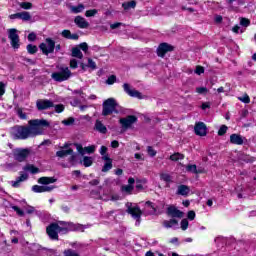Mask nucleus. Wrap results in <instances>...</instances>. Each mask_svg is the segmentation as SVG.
Returning a JSON list of instances; mask_svg holds the SVG:
<instances>
[{"mask_svg": "<svg viewBox=\"0 0 256 256\" xmlns=\"http://www.w3.org/2000/svg\"><path fill=\"white\" fill-rule=\"evenodd\" d=\"M106 153H107V147L106 146H101L100 155H102V157H105Z\"/></svg>", "mask_w": 256, "mask_h": 256, "instance_id": "obj_62", "label": "nucleus"}, {"mask_svg": "<svg viewBox=\"0 0 256 256\" xmlns=\"http://www.w3.org/2000/svg\"><path fill=\"white\" fill-rule=\"evenodd\" d=\"M238 100L242 103H251V98H249V95L245 94L241 97H238Z\"/></svg>", "mask_w": 256, "mask_h": 256, "instance_id": "obj_43", "label": "nucleus"}, {"mask_svg": "<svg viewBox=\"0 0 256 256\" xmlns=\"http://www.w3.org/2000/svg\"><path fill=\"white\" fill-rule=\"evenodd\" d=\"M168 215H171V217H178V219H181L183 217V212H181L179 209L170 206L168 208Z\"/></svg>", "mask_w": 256, "mask_h": 256, "instance_id": "obj_25", "label": "nucleus"}, {"mask_svg": "<svg viewBox=\"0 0 256 256\" xmlns=\"http://www.w3.org/2000/svg\"><path fill=\"white\" fill-rule=\"evenodd\" d=\"M182 159H185V156L181 153H175V154L170 156L171 161H180Z\"/></svg>", "mask_w": 256, "mask_h": 256, "instance_id": "obj_36", "label": "nucleus"}, {"mask_svg": "<svg viewBox=\"0 0 256 256\" xmlns=\"http://www.w3.org/2000/svg\"><path fill=\"white\" fill-rule=\"evenodd\" d=\"M127 213L136 220L135 226L139 227L141 225V215L143 212L141 208L137 204H133L131 202L126 203Z\"/></svg>", "mask_w": 256, "mask_h": 256, "instance_id": "obj_5", "label": "nucleus"}, {"mask_svg": "<svg viewBox=\"0 0 256 256\" xmlns=\"http://www.w3.org/2000/svg\"><path fill=\"white\" fill-rule=\"evenodd\" d=\"M8 38L10 39L11 46L13 49H19V34H17V29L12 28L8 30Z\"/></svg>", "mask_w": 256, "mask_h": 256, "instance_id": "obj_10", "label": "nucleus"}, {"mask_svg": "<svg viewBox=\"0 0 256 256\" xmlns=\"http://www.w3.org/2000/svg\"><path fill=\"white\" fill-rule=\"evenodd\" d=\"M186 171L188 173H194L195 175H197V173H199V171L197 170V165H195V164H188L186 166Z\"/></svg>", "mask_w": 256, "mask_h": 256, "instance_id": "obj_35", "label": "nucleus"}, {"mask_svg": "<svg viewBox=\"0 0 256 256\" xmlns=\"http://www.w3.org/2000/svg\"><path fill=\"white\" fill-rule=\"evenodd\" d=\"M60 225L57 223H52L46 228V233L50 239L57 241V239H59V233L65 234L68 231H75V228H73V223L71 222H60Z\"/></svg>", "mask_w": 256, "mask_h": 256, "instance_id": "obj_2", "label": "nucleus"}, {"mask_svg": "<svg viewBox=\"0 0 256 256\" xmlns=\"http://www.w3.org/2000/svg\"><path fill=\"white\" fill-rule=\"evenodd\" d=\"M161 181H164L165 183H172L173 178L171 177V174L169 173H161L160 174Z\"/></svg>", "mask_w": 256, "mask_h": 256, "instance_id": "obj_30", "label": "nucleus"}, {"mask_svg": "<svg viewBox=\"0 0 256 256\" xmlns=\"http://www.w3.org/2000/svg\"><path fill=\"white\" fill-rule=\"evenodd\" d=\"M79 67V62L77 59H71L70 60V69H77Z\"/></svg>", "mask_w": 256, "mask_h": 256, "instance_id": "obj_44", "label": "nucleus"}, {"mask_svg": "<svg viewBox=\"0 0 256 256\" xmlns=\"http://www.w3.org/2000/svg\"><path fill=\"white\" fill-rule=\"evenodd\" d=\"M62 37H64L65 39H69L71 37V31L69 30H63L61 33Z\"/></svg>", "mask_w": 256, "mask_h": 256, "instance_id": "obj_55", "label": "nucleus"}, {"mask_svg": "<svg viewBox=\"0 0 256 256\" xmlns=\"http://www.w3.org/2000/svg\"><path fill=\"white\" fill-rule=\"evenodd\" d=\"M102 161H105L102 167L103 173H107V171H111V169H113V160L109 158V155L102 156Z\"/></svg>", "mask_w": 256, "mask_h": 256, "instance_id": "obj_18", "label": "nucleus"}, {"mask_svg": "<svg viewBox=\"0 0 256 256\" xmlns=\"http://www.w3.org/2000/svg\"><path fill=\"white\" fill-rule=\"evenodd\" d=\"M25 211H26V213H28V215H31V214L35 213V207L27 206Z\"/></svg>", "mask_w": 256, "mask_h": 256, "instance_id": "obj_56", "label": "nucleus"}, {"mask_svg": "<svg viewBox=\"0 0 256 256\" xmlns=\"http://www.w3.org/2000/svg\"><path fill=\"white\" fill-rule=\"evenodd\" d=\"M29 126H15L11 130L12 137L14 139L25 140L31 137H37L45 133L43 127H49V122L43 119L30 120Z\"/></svg>", "mask_w": 256, "mask_h": 256, "instance_id": "obj_1", "label": "nucleus"}, {"mask_svg": "<svg viewBox=\"0 0 256 256\" xmlns=\"http://www.w3.org/2000/svg\"><path fill=\"white\" fill-rule=\"evenodd\" d=\"M2 95H5V84L0 82V97H2Z\"/></svg>", "mask_w": 256, "mask_h": 256, "instance_id": "obj_59", "label": "nucleus"}, {"mask_svg": "<svg viewBox=\"0 0 256 256\" xmlns=\"http://www.w3.org/2000/svg\"><path fill=\"white\" fill-rule=\"evenodd\" d=\"M137 122V117L133 115H129L126 118H121L120 119V124L122 126V129L127 130L129 127L133 125V123Z\"/></svg>", "mask_w": 256, "mask_h": 256, "instance_id": "obj_11", "label": "nucleus"}, {"mask_svg": "<svg viewBox=\"0 0 256 256\" xmlns=\"http://www.w3.org/2000/svg\"><path fill=\"white\" fill-rule=\"evenodd\" d=\"M35 39H37V35L35 34V32H31L28 35V41H35Z\"/></svg>", "mask_w": 256, "mask_h": 256, "instance_id": "obj_58", "label": "nucleus"}, {"mask_svg": "<svg viewBox=\"0 0 256 256\" xmlns=\"http://www.w3.org/2000/svg\"><path fill=\"white\" fill-rule=\"evenodd\" d=\"M188 227H189V221L187 219H183L181 221V229H182V231H187Z\"/></svg>", "mask_w": 256, "mask_h": 256, "instance_id": "obj_46", "label": "nucleus"}, {"mask_svg": "<svg viewBox=\"0 0 256 256\" xmlns=\"http://www.w3.org/2000/svg\"><path fill=\"white\" fill-rule=\"evenodd\" d=\"M115 81H117V77H115V75H112V76L108 77V79L106 80V83L108 85H113V83H115Z\"/></svg>", "mask_w": 256, "mask_h": 256, "instance_id": "obj_51", "label": "nucleus"}, {"mask_svg": "<svg viewBox=\"0 0 256 256\" xmlns=\"http://www.w3.org/2000/svg\"><path fill=\"white\" fill-rule=\"evenodd\" d=\"M144 209L146 213H149L150 215L157 211V209L155 208L154 204L151 203V201H147L144 203Z\"/></svg>", "mask_w": 256, "mask_h": 256, "instance_id": "obj_27", "label": "nucleus"}, {"mask_svg": "<svg viewBox=\"0 0 256 256\" xmlns=\"http://www.w3.org/2000/svg\"><path fill=\"white\" fill-rule=\"evenodd\" d=\"M169 51H173V46L167 43H162L157 49V55L158 57H165V53H169Z\"/></svg>", "mask_w": 256, "mask_h": 256, "instance_id": "obj_15", "label": "nucleus"}, {"mask_svg": "<svg viewBox=\"0 0 256 256\" xmlns=\"http://www.w3.org/2000/svg\"><path fill=\"white\" fill-rule=\"evenodd\" d=\"M187 217L190 221H193L195 219V211H189Z\"/></svg>", "mask_w": 256, "mask_h": 256, "instance_id": "obj_60", "label": "nucleus"}, {"mask_svg": "<svg viewBox=\"0 0 256 256\" xmlns=\"http://www.w3.org/2000/svg\"><path fill=\"white\" fill-rule=\"evenodd\" d=\"M13 211H15L17 213V215H19L20 217H23V215H25V212H23V210H21L18 206H13L12 207Z\"/></svg>", "mask_w": 256, "mask_h": 256, "instance_id": "obj_48", "label": "nucleus"}, {"mask_svg": "<svg viewBox=\"0 0 256 256\" xmlns=\"http://www.w3.org/2000/svg\"><path fill=\"white\" fill-rule=\"evenodd\" d=\"M71 70L67 66H60L57 72H53L51 77L57 83H63V81H69L71 79Z\"/></svg>", "mask_w": 256, "mask_h": 256, "instance_id": "obj_4", "label": "nucleus"}, {"mask_svg": "<svg viewBox=\"0 0 256 256\" xmlns=\"http://www.w3.org/2000/svg\"><path fill=\"white\" fill-rule=\"evenodd\" d=\"M97 13H99V11L97 9L87 10L85 12V17H95V15H97Z\"/></svg>", "mask_w": 256, "mask_h": 256, "instance_id": "obj_41", "label": "nucleus"}, {"mask_svg": "<svg viewBox=\"0 0 256 256\" xmlns=\"http://www.w3.org/2000/svg\"><path fill=\"white\" fill-rule=\"evenodd\" d=\"M207 88L206 87H197L196 88V93H199V95H205L207 93Z\"/></svg>", "mask_w": 256, "mask_h": 256, "instance_id": "obj_50", "label": "nucleus"}, {"mask_svg": "<svg viewBox=\"0 0 256 256\" xmlns=\"http://www.w3.org/2000/svg\"><path fill=\"white\" fill-rule=\"evenodd\" d=\"M136 6L137 2L135 1H130L122 4L123 9H125L126 11L129 9H135Z\"/></svg>", "mask_w": 256, "mask_h": 256, "instance_id": "obj_31", "label": "nucleus"}, {"mask_svg": "<svg viewBox=\"0 0 256 256\" xmlns=\"http://www.w3.org/2000/svg\"><path fill=\"white\" fill-rule=\"evenodd\" d=\"M36 107H37L38 111H45L46 109H51V107H53V101L37 100Z\"/></svg>", "mask_w": 256, "mask_h": 256, "instance_id": "obj_14", "label": "nucleus"}, {"mask_svg": "<svg viewBox=\"0 0 256 256\" xmlns=\"http://www.w3.org/2000/svg\"><path fill=\"white\" fill-rule=\"evenodd\" d=\"M227 126L226 125H222L221 127H220V129L218 130V135H220V136H223V135H225V133H227Z\"/></svg>", "mask_w": 256, "mask_h": 256, "instance_id": "obj_49", "label": "nucleus"}, {"mask_svg": "<svg viewBox=\"0 0 256 256\" xmlns=\"http://www.w3.org/2000/svg\"><path fill=\"white\" fill-rule=\"evenodd\" d=\"M123 89L129 97H134L136 99H143V95H141V92L131 89V86L128 83L123 84Z\"/></svg>", "mask_w": 256, "mask_h": 256, "instance_id": "obj_13", "label": "nucleus"}, {"mask_svg": "<svg viewBox=\"0 0 256 256\" xmlns=\"http://www.w3.org/2000/svg\"><path fill=\"white\" fill-rule=\"evenodd\" d=\"M80 67H81L82 71H85L87 69V67H88V69L95 71V69H97V63H95V61H93V59L88 58V64L81 62Z\"/></svg>", "mask_w": 256, "mask_h": 256, "instance_id": "obj_22", "label": "nucleus"}, {"mask_svg": "<svg viewBox=\"0 0 256 256\" xmlns=\"http://www.w3.org/2000/svg\"><path fill=\"white\" fill-rule=\"evenodd\" d=\"M27 179H29V175L25 172H20V176L16 178L15 181H11V185L12 187H21V183H23V181H27Z\"/></svg>", "mask_w": 256, "mask_h": 256, "instance_id": "obj_17", "label": "nucleus"}, {"mask_svg": "<svg viewBox=\"0 0 256 256\" xmlns=\"http://www.w3.org/2000/svg\"><path fill=\"white\" fill-rule=\"evenodd\" d=\"M12 155L15 161L23 163V161H26L27 157L31 155V150L29 148H15L12 150Z\"/></svg>", "mask_w": 256, "mask_h": 256, "instance_id": "obj_7", "label": "nucleus"}, {"mask_svg": "<svg viewBox=\"0 0 256 256\" xmlns=\"http://www.w3.org/2000/svg\"><path fill=\"white\" fill-rule=\"evenodd\" d=\"M163 227L165 229H179V222L175 219L164 220Z\"/></svg>", "mask_w": 256, "mask_h": 256, "instance_id": "obj_20", "label": "nucleus"}, {"mask_svg": "<svg viewBox=\"0 0 256 256\" xmlns=\"http://www.w3.org/2000/svg\"><path fill=\"white\" fill-rule=\"evenodd\" d=\"M39 47L44 55H49L55 51V40L46 38L45 42L41 43Z\"/></svg>", "mask_w": 256, "mask_h": 256, "instance_id": "obj_8", "label": "nucleus"}, {"mask_svg": "<svg viewBox=\"0 0 256 256\" xmlns=\"http://www.w3.org/2000/svg\"><path fill=\"white\" fill-rule=\"evenodd\" d=\"M240 25H242V27H249V25H251V21L247 18H241Z\"/></svg>", "mask_w": 256, "mask_h": 256, "instance_id": "obj_45", "label": "nucleus"}, {"mask_svg": "<svg viewBox=\"0 0 256 256\" xmlns=\"http://www.w3.org/2000/svg\"><path fill=\"white\" fill-rule=\"evenodd\" d=\"M74 23H76L77 27L80 29H87V27H89V22H87V20L81 16H76Z\"/></svg>", "mask_w": 256, "mask_h": 256, "instance_id": "obj_21", "label": "nucleus"}, {"mask_svg": "<svg viewBox=\"0 0 256 256\" xmlns=\"http://www.w3.org/2000/svg\"><path fill=\"white\" fill-rule=\"evenodd\" d=\"M73 123H75V118L73 117H69L62 121V124L65 125L66 127L73 125Z\"/></svg>", "mask_w": 256, "mask_h": 256, "instance_id": "obj_40", "label": "nucleus"}, {"mask_svg": "<svg viewBox=\"0 0 256 256\" xmlns=\"http://www.w3.org/2000/svg\"><path fill=\"white\" fill-rule=\"evenodd\" d=\"M69 145H71V144L65 143L63 146H61L60 149H62V150L57 151L56 156L63 159V157H67L69 155H72L71 156V161H75V155H73V149L69 148Z\"/></svg>", "mask_w": 256, "mask_h": 256, "instance_id": "obj_9", "label": "nucleus"}, {"mask_svg": "<svg viewBox=\"0 0 256 256\" xmlns=\"http://www.w3.org/2000/svg\"><path fill=\"white\" fill-rule=\"evenodd\" d=\"M115 215H117V211H115V210H112V211L106 213V217L108 219H115Z\"/></svg>", "mask_w": 256, "mask_h": 256, "instance_id": "obj_54", "label": "nucleus"}, {"mask_svg": "<svg viewBox=\"0 0 256 256\" xmlns=\"http://www.w3.org/2000/svg\"><path fill=\"white\" fill-rule=\"evenodd\" d=\"M191 193V188L187 185H180L177 188V195H182V197H187Z\"/></svg>", "mask_w": 256, "mask_h": 256, "instance_id": "obj_23", "label": "nucleus"}, {"mask_svg": "<svg viewBox=\"0 0 256 256\" xmlns=\"http://www.w3.org/2000/svg\"><path fill=\"white\" fill-rule=\"evenodd\" d=\"M56 182H57V179L53 177H41L38 179V183H40L41 186L34 185L32 187V191L34 193H51V191L55 189V186L51 185V183H56Z\"/></svg>", "mask_w": 256, "mask_h": 256, "instance_id": "obj_3", "label": "nucleus"}, {"mask_svg": "<svg viewBox=\"0 0 256 256\" xmlns=\"http://www.w3.org/2000/svg\"><path fill=\"white\" fill-rule=\"evenodd\" d=\"M94 131H97L98 133L105 135L107 134V126H105V124H103L101 120H96L94 124Z\"/></svg>", "mask_w": 256, "mask_h": 256, "instance_id": "obj_19", "label": "nucleus"}, {"mask_svg": "<svg viewBox=\"0 0 256 256\" xmlns=\"http://www.w3.org/2000/svg\"><path fill=\"white\" fill-rule=\"evenodd\" d=\"M15 112L17 113L19 119H27V114L23 112V108L16 106Z\"/></svg>", "mask_w": 256, "mask_h": 256, "instance_id": "obj_32", "label": "nucleus"}, {"mask_svg": "<svg viewBox=\"0 0 256 256\" xmlns=\"http://www.w3.org/2000/svg\"><path fill=\"white\" fill-rule=\"evenodd\" d=\"M75 147L80 155H91V153H95V149H97L96 145H91L83 148V145L75 144Z\"/></svg>", "mask_w": 256, "mask_h": 256, "instance_id": "obj_12", "label": "nucleus"}, {"mask_svg": "<svg viewBox=\"0 0 256 256\" xmlns=\"http://www.w3.org/2000/svg\"><path fill=\"white\" fill-rule=\"evenodd\" d=\"M215 23H222L223 22V16L216 15L214 18Z\"/></svg>", "mask_w": 256, "mask_h": 256, "instance_id": "obj_63", "label": "nucleus"}, {"mask_svg": "<svg viewBox=\"0 0 256 256\" xmlns=\"http://www.w3.org/2000/svg\"><path fill=\"white\" fill-rule=\"evenodd\" d=\"M23 171H25V173H31L32 175H37V173H39V168L35 167V165L33 164H26L23 167Z\"/></svg>", "mask_w": 256, "mask_h": 256, "instance_id": "obj_26", "label": "nucleus"}, {"mask_svg": "<svg viewBox=\"0 0 256 256\" xmlns=\"http://www.w3.org/2000/svg\"><path fill=\"white\" fill-rule=\"evenodd\" d=\"M111 147H112L113 149H117V147H119V141L113 140V141L111 142Z\"/></svg>", "mask_w": 256, "mask_h": 256, "instance_id": "obj_64", "label": "nucleus"}, {"mask_svg": "<svg viewBox=\"0 0 256 256\" xmlns=\"http://www.w3.org/2000/svg\"><path fill=\"white\" fill-rule=\"evenodd\" d=\"M82 163L84 167H91L93 165V158L89 156H84Z\"/></svg>", "mask_w": 256, "mask_h": 256, "instance_id": "obj_34", "label": "nucleus"}, {"mask_svg": "<svg viewBox=\"0 0 256 256\" xmlns=\"http://www.w3.org/2000/svg\"><path fill=\"white\" fill-rule=\"evenodd\" d=\"M55 111L56 113H63V111H65V106H63V104H58L55 106Z\"/></svg>", "mask_w": 256, "mask_h": 256, "instance_id": "obj_52", "label": "nucleus"}, {"mask_svg": "<svg viewBox=\"0 0 256 256\" xmlns=\"http://www.w3.org/2000/svg\"><path fill=\"white\" fill-rule=\"evenodd\" d=\"M233 33H243V30H241V27L239 25H236L232 28Z\"/></svg>", "mask_w": 256, "mask_h": 256, "instance_id": "obj_61", "label": "nucleus"}, {"mask_svg": "<svg viewBox=\"0 0 256 256\" xmlns=\"http://www.w3.org/2000/svg\"><path fill=\"white\" fill-rule=\"evenodd\" d=\"M27 51H28V53H30V55H34V53H37V46H35L33 44H29L27 46Z\"/></svg>", "mask_w": 256, "mask_h": 256, "instance_id": "obj_42", "label": "nucleus"}, {"mask_svg": "<svg viewBox=\"0 0 256 256\" xmlns=\"http://www.w3.org/2000/svg\"><path fill=\"white\" fill-rule=\"evenodd\" d=\"M80 49L84 51V53H87V50L89 49V45H87L86 42H83L80 44Z\"/></svg>", "mask_w": 256, "mask_h": 256, "instance_id": "obj_57", "label": "nucleus"}, {"mask_svg": "<svg viewBox=\"0 0 256 256\" xmlns=\"http://www.w3.org/2000/svg\"><path fill=\"white\" fill-rule=\"evenodd\" d=\"M117 107H119L117 101H115L114 98H108L103 102L102 115L107 117V115H111L112 113H119V111H117Z\"/></svg>", "mask_w": 256, "mask_h": 256, "instance_id": "obj_6", "label": "nucleus"}, {"mask_svg": "<svg viewBox=\"0 0 256 256\" xmlns=\"http://www.w3.org/2000/svg\"><path fill=\"white\" fill-rule=\"evenodd\" d=\"M70 11H71V13H75V14L83 13V11H85V5L79 4L77 6H71Z\"/></svg>", "mask_w": 256, "mask_h": 256, "instance_id": "obj_28", "label": "nucleus"}, {"mask_svg": "<svg viewBox=\"0 0 256 256\" xmlns=\"http://www.w3.org/2000/svg\"><path fill=\"white\" fill-rule=\"evenodd\" d=\"M195 73L196 75H203V73H205V68H203V66H197L195 69Z\"/></svg>", "mask_w": 256, "mask_h": 256, "instance_id": "obj_53", "label": "nucleus"}, {"mask_svg": "<svg viewBox=\"0 0 256 256\" xmlns=\"http://www.w3.org/2000/svg\"><path fill=\"white\" fill-rule=\"evenodd\" d=\"M20 19H22V21H30L31 14H29V12H20Z\"/></svg>", "mask_w": 256, "mask_h": 256, "instance_id": "obj_39", "label": "nucleus"}, {"mask_svg": "<svg viewBox=\"0 0 256 256\" xmlns=\"http://www.w3.org/2000/svg\"><path fill=\"white\" fill-rule=\"evenodd\" d=\"M99 198L102 199V201H119V199H121V197L117 194L110 197L100 196Z\"/></svg>", "mask_w": 256, "mask_h": 256, "instance_id": "obj_33", "label": "nucleus"}, {"mask_svg": "<svg viewBox=\"0 0 256 256\" xmlns=\"http://www.w3.org/2000/svg\"><path fill=\"white\" fill-rule=\"evenodd\" d=\"M19 7H21V9L29 10V9H33V4L30 2H20Z\"/></svg>", "mask_w": 256, "mask_h": 256, "instance_id": "obj_38", "label": "nucleus"}, {"mask_svg": "<svg viewBox=\"0 0 256 256\" xmlns=\"http://www.w3.org/2000/svg\"><path fill=\"white\" fill-rule=\"evenodd\" d=\"M244 139L239 134H232L230 135V143L233 145H243Z\"/></svg>", "mask_w": 256, "mask_h": 256, "instance_id": "obj_24", "label": "nucleus"}, {"mask_svg": "<svg viewBox=\"0 0 256 256\" xmlns=\"http://www.w3.org/2000/svg\"><path fill=\"white\" fill-rule=\"evenodd\" d=\"M121 190L123 193H127L129 195L133 192V185H124L122 186Z\"/></svg>", "mask_w": 256, "mask_h": 256, "instance_id": "obj_37", "label": "nucleus"}, {"mask_svg": "<svg viewBox=\"0 0 256 256\" xmlns=\"http://www.w3.org/2000/svg\"><path fill=\"white\" fill-rule=\"evenodd\" d=\"M72 57H76V59H83V52L78 47L72 48Z\"/></svg>", "mask_w": 256, "mask_h": 256, "instance_id": "obj_29", "label": "nucleus"}, {"mask_svg": "<svg viewBox=\"0 0 256 256\" xmlns=\"http://www.w3.org/2000/svg\"><path fill=\"white\" fill-rule=\"evenodd\" d=\"M147 152L150 157H155L157 155V151H155V149H153L151 146H148Z\"/></svg>", "mask_w": 256, "mask_h": 256, "instance_id": "obj_47", "label": "nucleus"}, {"mask_svg": "<svg viewBox=\"0 0 256 256\" xmlns=\"http://www.w3.org/2000/svg\"><path fill=\"white\" fill-rule=\"evenodd\" d=\"M194 131L200 137H205L207 135V126L203 122H198L194 127Z\"/></svg>", "mask_w": 256, "mask_h": 256, "instance_id": "obj_16", "label": "nucleus"}]
</instances>
